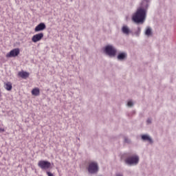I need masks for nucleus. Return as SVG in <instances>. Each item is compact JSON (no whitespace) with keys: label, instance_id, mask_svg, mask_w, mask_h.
<instances>
[{"label":"nucleus","instance_id":"1","mask_svg":"<svg viewBox=\"0 0 176 176\" xmlns=\"http://www.w3.org/2000/svg\"><path fill=\"white\" fill-rule=\"evenodd\" d=\"M103 53L105 56H107V57L113 58V57H116V54H118V49L113 45H108L103 48Z\"/></svg>","mask_w":176,"mask_h":176},{"label":"nucleus","instance_id":"2","mask_svg":"<svg viewBox=\"0 0 176 176\" xmlns=\"http://www.w3.org/2000/svg\"><path fill=\"white\" fill-rule=\"evenodd\" d=\"M145 10L142 8L138 9L132 19L135 23H142L145 20Z\"/></svg>","mask_w":176,"mask_h":176},{"label":"nucleus","instance_id":"3","mask_svg":"<svg viewBox=\"0 0 176 176\" xmlns=\"http://www.w3.org/2000/svg\"><path fill=\"white\" fill-rule=\"evenodd\" d=\"M124 163L127 166H137L140 163V156L137 154H132L125 159Z\"/></svg>","mask_w":176,"mask_h":176},{"label":"nucleus","instance_id":"4","mask_svg":"<svg viewBox=\"0 0 176 176\" xmlns=\"http://www.w3.org/2000/svg\"><path fill=\"white\" fill-rule=\"evenodd\" d=\"M100 168H98V164L96 162L89 163V174H97Z\"/></svg>","mask_w":176,"mask_h":176},{"label":"nucleus","instance_id":"5","mask_svg":"<svg viewBox=\"0 0 176 176\" xmlns=\"http://www.w3.org/2000/svg\"><path fill=\"white\" fill-rule=\"evenodd\" d=\"M38 166L41 170H47L50 168L52 164L48 161L41 160L38 162Z\"/></svg>","mask_w":176,"mask_h":176},{"label":"nucleus","instance_id":"6","mask_svg":"<svg viewBox=\"0 0 176 176\" xmlns=\"http://www.w3.org/2000/svg\"><path fill=\"white\" fill-rule=\"evenodd\" d=\"M20 54V49L15 48L11 50L9 53L6 54V57L12 58V57H17Z\"/></svg>","mask_w":176,"mask_h":176},{"label":"nucleus","instance_id":"7","mask_svg":"<svg viewBox=\"0 0 176 176\" xmlns=\"http://www.w3.org/2000/svg\"><path fill=\"white\" fill-rule=\"evenodd\" d=\"M117 59L118 60V61H124L125 60H127V52H119L117 56Z\"/></svg>","mask_w":176,"mask_h":176},{"label":"nucleus","instance_id":"8","mask_svg":"<svg viewBox=\"0 0 176 176\" xmlns=\"http://www.w3.org/2000/svg\"><path fill=\"white\" fill-rule=\"evenodd\" d=\"M46 28V24L45 23H40L34 28V32H41V31H44Z\"/></svg>","mask_w":176,"mask_h":176},{"label":"nucleus","instance_id":"9","mask_svg":"<svg viewBox=\"0 0 176 176\" xmlns=\"http://www.w3.org/2000/svg\"><path fill=\"white\" fill-rule=\"evenodd\" d=\"M43 36H44V34L43 32L36 34L32 36V41L34 43H36V42H39V41H41V39H42V38H43Z\"/></svg>","mask_w":176,"mask_h":176},{"label":"nucleus","instance_id":"10","mask_svg":"<svg viewBox=\"0 0 176 176\" xmlns=\"http://www.w3.org/2000/svg\"><path fill=\"white\" fill-rule=\"evenodd\" d=\"M141 138L142 141H148L149 144H153V140L148 135H142Z\"/></svg>","mask_w":176,"mask_h":176},{"label":"nucleus","instance_id":"11","mask_svg":"<svg viewBox=\"0 0 176 176\" xmlns=\"http://www.w3.org/2000/svg\"><path fill=\"white\" fill-rule=\"evenodd\" d=\"M122 32L124 35H130L131 34V30H130V28L127 25H124L122 28Z\"/></svg>","mask_w":176,"mask_h":176},{"label":"nucleus","instance_id":"12","mask_svg":"<svg viewBox=\"0 0 176 176\" xmlns=\"http://www.w3.org/2000/svg\"><path fill=\"white\" fill-rule=\"evenodd\" d=\"M19 76L22 78V79H27L30 76V73L27 72H19L18 73Z\"/></svg>","mask_w":176,"mask_h":176},{"label":"nucleus","instance_id":"13","mask_svg":"<svg viewBox=\"0 0 176 176\" xmlns=\"http://www.w3.org/2000/svg\"><path fill=\"white\" fill-rule=\"evenodd\" d=\"M32 96H38L39 94H41V91L39 90V88H34L32 90Z\"/></svg>","mask_w":176,"mask_h":176},{"label":"nucleus","instance_id":"14","mask_svg":"<svg viewBox=\"0 0 176 176\" xmlns=\"http://www.w3.org/2000/svg\"><path fill=\"white\" fill-rule=\"evenodd\" d=\"M12 82H8L6 84V90H8V91H10V90H12Z\"/></svg>","mask_w":176,"mask_h":176},{"label":"nucleus","instance_id":"15","mask_svg":"<svg viewBox=\"0 0 176 176\" xmlns=\"http://www.w3.org/2000/svg\"><path fill=\"white\" fill-rule=\"evenodd\" d=\"M145 34H146L147 36H151V35H152V29H151L150 28H148L146 30Z\"/></svg>","mask_w":176,"mask_h":176},{"label":"nucleus","instance_id":"16","mask_svg":"<svg viewBox=\"0 0 176 176\" xmlns=\"http://www.w3.org/2000/svg\"><path fill=\"white\" fill-rule=\"evenodd\" d=\"M133 105H134V103L133 102V101L129 100V101L127 102V106H128V107H133Z\"/></svg>","mask_w":176,"mask_h":176},{"label":"nucleus","instance_id":"17","mask_svg":"<svg viewBox=\"0 0 176 176\" xmlns=\"http://www.w3.org/2000/svg\"><path fill=\"white\" fill-rule=\"evenodd\" d=\"M124 142H126V144H130L131 141L128 138H124Z\"/></svg>","mask_w":176,"mask_h":176},{"label":"nucleus","instance_id":"18","mask_svg":"<svg viewBox=\"0 0 176 176\" xmlns=\"http://www.w3.org/2000/svg\"><path fill=\"white\" fill-rule=\"evenodd\" d=\"M133 115H135V111H132L131 113H128V116L131 117Z\"/></svg>","mask_w":176,"mask_h":176},{"label":"nucleus","instance_id":"19","mask_svg":"<svg viewBox=\"0 0 176 176\" xmlns=\"http://www.w3.org/2000/svg\"><path fill=\"white\" fill-rule=\"evenodd\" d=\"M47 174L48 176H54V175H53V173H52L50 172H47Z\"/></svg>","mask_w":176,"mask_h":176},{"label":"nucleus","instance_id":"20","mask_svg":"<svg viewBox=\"0 0 176 176\" xmlns=\"http://www.w3.org/2000/svg\"><path fill=\"white\" fill-rule=\"evenodd\" d=\"M5 132V129L0 128V133Z\"/></svg>","mask_w":176,"mask_h":176},{"label":"nucleus","instance_id":"21","mask_svg":"<svg viewBox=\"0 0 176 176\" xmlns=\"http://www.w3.org/2000/svg\"><path fill=\"white\" fill-rule=\"evenodd\" d=\"M116 176H123V174H122V173H116Z\"/></svg>","mask_w":176,"mask_h":176},{"label":"nucleus","instance_id":"22","mask_svg":"<svg viewBox=\"0 0 176 176\" xmlns=\"http://www.w3.org/2000/svg\"><path fill=\"white\" fill-rule=\"evenodd\" d=\"M147 123H152V120L151 119L147 120Z\"/></svg>","mask_w":176,"mask_h":176},{"label":"nucleus","instance_id":"23","mask_svg":"<svg viewBox=\"0 0 176 176\" xmlns=\"http://www.w3.org/2000/svg\"><path fill=\"white\" fill-rule=\"evenodd\" d=\"M87 170H89V166H87Z\"/></svg>","mask_w":176,"mask_h":176},{"label":"nucleus","instance_id":"24","mask_svg":"<svg viewBox=\"0 0 176 176\" xmlns=\"http://www.w3.org/2000/svg\"><path fill=\"white\" fill-rule=\"evenodd\" d=\"M72 58H74V56H72Z\"/></svg>","mask_w":176,"mask_h":176},{"label":"nucleus","instance_id":"25","mask_svg":"<svg viewBox=\"0 0 176 176\" xmlns=\"http://www.w3.org/2000/svg\"><path fill=\"white\" fill-rule=\"evenodd\" d=\"M78 140H79L80 139H79V138H78Z\"/></svg>","mask_w":176,"mask_h":176}]
</instances>
